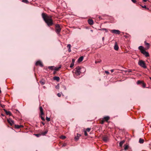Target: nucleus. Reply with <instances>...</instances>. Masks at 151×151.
Instances as JSON below:
<instances>
[{"label":"nucleus","instance_id":"f257e3e1","mask_svg":"<svg viewBox=\"0 0 151 151\" xmlns=\"http://www.w3.org/2000/svg\"><path fill=\"white\" fill-rule=\"evenodd\" d=\"M42 16L44 21L48 26L50 27L53 24L51 16H49L47 14L44 13L42 14Z\"/></svg>","mask_w":151,"mask_h":151},{"label":"nucleus","instance_id":"f03ea898","mask_svg":"<svg viewBox=\"0 0 151 151\" xmlns=\"http://www.w3.org/2000/svg\"><path fill=\"white\" fill-rule=\"evenodd\" d=\"M139 49L141 52L143 54L145 57L149 56V55L148 52H147L144 49V47L142 46H140L138 47Z\"/></svg>","mask_w":151,"mask_h":151},{"label":"nucleus","instance_id":"7ed1b4c3","mask_svg":"<svg viewBox=\"0 0 151 151\" xmlns=\"http://www.w3.org/2000/svg\"><path fill=\"white\" fill-rule=\"evenodd\" d=\"M81 69V68L79 66H78L75 68L74 70V73L77 76H78L80 75L81 73V72L80 71Z\"/></svg>","mask_w":151,"mask_h":151},{"label":"nucleus","instance_id":"20e7f679","mask_svg":"<svg viewBox=\"0 0 151 151\" xmlns=\"http://www.w3.org/2000/svg\"><path fill=\"white\" fill-rule=\"evenodd\" d=\"M55 32L57 34H59L60 32L61 28L60 27V25L56 24L55 25Z\"/></svg>","mask_w":151,"mask_h":151},{"label":"nucleus","instance_id":"39448f33","mask_svg":"<svg viewBox=\"0 0 151 151\" xmlns=\"http://www.w3.org/2000/svg\"><path fill=\"white\" fill-rule=\"evenodd\" d=\"M138 64L142 67L144 68H146V66L145 65V63L144 61L142 60H140L138 62Z\"/></svg>","mask_w":151,"mask_h":151},{"label":"nucleus","instance_id":"423d86ee","mask_svg":"<svg viewBox=\"0 0 151 151\" xmlns=\"http://www.w3.org/2000/svg\"><path fill=\"white\" fill-rule=\"evenodd\" d=\"M47 132L48 131L46 130L44 132H42L41 134H34V135L37 137H39L41 135H45Z\"/></svg>","mask_w":151,"mask_h":151},{"label":"nucleus","instance_id":"0eeeda50","mask_svg":"<svg viewBox=\"0 0 151 151\" xmlns=\"http://www.w3.org/2000/svg\"><path fill=\"white\" fill-rule=\"evenodd\" d=\"M110 31L112 33L115 34L119 35L121 33L120 31L118 30L113 29L111 30Z\"/></svg>","mask_w":151,"mask_h":151},{"label":"nucleus","instance_id":"6e6552de","mask_svg":"<svg viewBox=\"0 0 151 151\" xmlns=\"http://www.w3.org/2000/svg\"><path fill=\"white\" fill-rule=\"evenodd\" d=\"M7 121L11 126L14 124V122L11 119H7Z\"/></svg>","mask_w":151,"mask_h":151},{"label":"nucleus","instance_id":"1a4fd4ad","mask_svg":"<svg viewBox=\"0 0 151 151\" xmlns=\"http://www.w3.org/2000/svg\"><path fill=\"white\" fill-rule=\"evenodd\" d=\"M35 65L36 66L40 65L41 67H42L43 66L42 63L40 60L37 61L36 62Z\"/></svg>","mask_w":151,"mask_h":151},{"label":"nucleus","instance_id":"9d476101","mask_svg":"<svg viewBox=\"0 0 151 151\" xmlns=\"http://www.w3.org/2000/svg\"><path fill=\"white\" fill-rule=\"evenodd\" d=\"M39 109L40 111V115L41 116L44 115V113L43 111V109L41 106L39 107Z\"/></svg>","mask_w":151,"mask_h":151},{"label":"nucleus","instance_id":"9b49d317","mask_svg":"<svg viewBox=\"0 0 151 151\" xmlns=\"http://www.w3.org/2000/svg\"><path fill=\"white\" fill-rule=\"evenodd\" d=\"M119 46L117 45V42H115L114 44V49L116 50H118L119 49Z\"/></svg>","mask_w":151,"mask_h":151},{"label":"nucleus","instance_id":"f8f14e48","mask_svg":"<svg viewBox=\"0 0 151 151\" xmlns=\"http://www.w3.org/2000/svg\"><path fill=\"white\" fill-rule=\"evenodd\" d=\"M81 136V135L77 133V136H76L75 137V139L76 141H78L79 139V137Z\"/></svg>","mask_w":151,"mask_h":151},{"label":"nucleus","instance_id":"ddd939ff","mask_svg":"<svg viewBox=\"0 0 151 151\" xmlns=\"http://www.w3.org/2000/svg\"><path fill=\"white\" fill-rule=\"evenodd\" d=\"M4 110L5 112L6 115L9 116H11L12 115V113L10 111H7L5 109H4Z\"/></svg>","mask_w":151,"mask_h":151},{"label":"nucleus","instance_id":"4468645a","mask_svg":"<svg viewBox=\"0 0 151 151\" xmlns=\"http://www.w3.org/2000/svg\"><path fill=\"white\" fill-rule=\"evenodd\" d=\"M103 119L105 121L108 122V120L110 119V117L108 116H106L104 117Z\"/></svg>","mask_w":151,"mask_h":151},{"label":"nucleus","instance_id":"2eb2a0df","mask_svg":"<svg viewBox=\"0 0 151 151\" xmlns=\"http://www.w3.org/2000/svg\"><path fill=\"white\" fill-rule=\"evenodd\" d=\"M88 23L91 25H93V21L91 19H88Z\"/></svg>","mask_w":151,"mask_h":151},{"label":"nucleus","instance_id":"dca6fc26","mask_svg":"<svg viewBox=\"0 0 151 151\" xmlns=\"http://www.w3.org/2000/svg\"><path fill=\"white\" fill-rule=\"evenodd\" d=\"M53 79L54 80H56L58 82L60 80V78L58 76H54L53 77Z\"/></svg>","mask_w":151,"mask_h":151},{"label":"nucleus","instance_id":"f3484780","mask_svg":"<svg viewBox=\"0 0 151 151\" xmlns=\"http://www.w3.org/2000/svg\"><path fill=\"white\" fill-rule=\"evenodd\" d=\"M103 140L105 142H106L108 141V138L107 136H104L103 137Z\"/></svg>","mask_w":151,"mask_h":151},{"label":"nucleus","instance_id":"a211bd4d","mask_svg":"<svg viewBox=\"0 0 151 151\" xmlns=\"http://www.w3.org/2000/svg\"><path fill=\"white\" fill-rule=\"evenodd\" d=\"M83 59V56L80 57L78 59V62H80L82 61Z\"/></svg>","mask_w":151,"mask_h":151},{"label":"nucleus","instance_id":"6ab92c4d","mask_svg":"<svg viewBox=\"0 0 151 151\" xmlns=\"http://www.w3.org/2000/svg\"><path fill=\"white\" fill-rule=\"evenodd\" d=\"M45 81L43 79L41 80L40 81V83L42 85H43L45 84Z\"/></svg>","mask_w":151,"mask_h":151},{"label":"nucleus","instance_id":"aec40b11","mask_svg":"<svg viewBox=\"0 0 151 151\" xmlns=\"http://www.w3.org/2000/svg\"><path fill=\"white\" fill-rule=\"evenodd\" d=\"M145 45L147 47L146 49H148L149 47V44L148 43L146 42V41L145 42Z\"/></svg>","mask_w":151,"mask_h":151},{"label":"nucleus","instance_id":"412c9836","mask_svg":"<svg viewBox=\"0 0 151 151\" xmlns=\"http://www.w3.org/2000/svg\"><path fill=\"white\" fill-rule=\"evenodd\" d=\"M124 142H125V141L124 140H123V141L120 142L119 143V146L120 147H122V146L123 144V143Z\"/></svg>","mask_w":151,"mask_h":151},{"label":"nucleus","instance_id":"4be33fe9","mask_svg":"<svg viewBox=\"0 0 151 151\" xmlns=\"http://www.w3.org/2000/svg\"><path fill=\"white\" fill-rule=\"evenodd\" d=\"M144 142V140L141 138H140L139 141V142L140 143L142 144Z\"/></svg>","mask_w":151,"mask_h":151},{"label":"nucleus","instance_id":"5701e85b","mask_svg":"<svg viewBox=\"0 0 151 151\" xmlns=\"http://www.w3.org/2000/svg\"><path fill=\"white\" fill-rule=\"evenodd\" d=\"M61 68V66H60L59 67H55V68L54 69V70L56 71H58L59 70V69L60 68Z\"/></svg>","mask_w":151,"mask_h":151},{"label":"nucleus","instance_id":"b1692460","mask_svg":"<svg viewBox=\"0 0 151 151\" xmlns=\"http://www.w3.org/2000/svg\"><path fill=\"white\" fill-rule=\"evenodd\" d=\"M99 30H104L106 32H108V31L107 29L106 28H102V29H98Z\"/></svg>","mask_w":151,"mask_h":151},{"label":"nucleus","instance_id":"393cba45","mask_svg":"<svg viewBox=\"0 0 151 151\" xmlns=\"http://www.w3.org/2000/svg\"><path fill=\"white\" fill-rule=\"evenodd\" d=\"M14 128L15 129L20 128L19 125L15 124L14 125Z\"/></svg>","mask_w":151,"mask_h":151},{"label":"nucleus","instance_id":"a878e982","mask_svg":"<svg viewBox=\"0 0 151 151\" xmlns=\"http://www.w3.org/2000/svg\"><path fill=\"white\" fill-rule=\"evenodd\" d=\"M143 82V81H141L140 80L137 81V84H142V83Z\"/></svg>","mask_w":151,"mask_h":151},{"label":"nucleus","instance_id":"bb28decb","mask_svg":"<svg viewBox=\"0 0 151 151\" xmlns=\"http://www.w3.org/2000/svg\"><path fill=\"white\" fill-rule=\"evenodd\" d=\"M129 147V146L128 145H126L125 146H124V150H127Z\"/></svg>","mask_w":151,"mask_h":151},{"label":"nucleus","instance_id":"cd10ccee","mask_svg":"<svg viewBox=\"0 0 151 151\" xmlns=\"http://www.w3.org/2000/svg\"><path fill=\"white\" fill-rule=\"evenodd\" d=\"M22 2L24 3L27 4L29 3V1L27 0H22Z\"/></svg>","mask_w":151,"mask_h":151},{"label":"nucleus","instance_id":"c85d7f7f","mask_svg":"<svg viewBox=\"0 0 151 151\" xmlns=\"http://www.w3.org/2000/svg\"><path fill=\"white\" fill-rule=\"evenodd\" d=\"M54 66H50L48 67V68L51 70H53V69Z\"/></svg>","mask_w":151,"mask_h":151},{"label":"nucleus","instance_id":"c756f323","mask_svg":"<svg viewBox=\"0 0 151 151\" xmlns=\"http://www.w3.org/2000/svg\"><path fill=\"white\" fill-rule=\"evenodd\" d=\"M141 86L142 87L145 88V87L146 85L143 82L142 84H141Z\"/></svg>","mask_w":151,"mask_h":151},{"label":"nucleus","instance_id":"7c9ffc66","mask_svg":"<svg viewBox=\"0 0 151 151\" xmlns=\"http://www.w3.org/2000/svg\"><path fill=\"white\" fill-rule=\"evenodd\" d=\"M60 138L62 139H64L66 138V137L65 136L62 135L60 136Z\"/></svg>","mask_w":151,"mask_h":151},{"label":"nucleus","instance_id":"2f4dec72","mask_svg":"<svg viewBox=\"0 0 151 151\" xmlns=\"http://www.w3.org/2000/svg\"><path fill=\"white\" fill-rule=\"evenodd\" d=\"M55 88L57 89H59L60 88V85L59 84H58L56 86Z\"/></svg>","mask_w":151,"mask_h":151},{"label":"nucleus","instance_id":"473e14b6","mask_svg":"<svg viewBox=\"0 0 151 151\" xmlns=\"http://www.w3.org/2000/svg\"><path fill=\"white\" fill-rule=\"evenodd\" d=\"M74 65V63H73V62L70 65V67L71 68H72V67H73Z\"/></svg>","mask_w":151,"mask_h":151},{"label":"nucleus","instance_id":"72a5a7b5","mask_svg":"<svg viewBox=\"0 0 151 151\" xmlns=\"http://www.w3.org/2000/svg\"><path fill=\"white\" fill-rule=\"evenodd\" d=\"M140 6H142V8H145L146 9H147V10H148L149 9L148 8H147L146 7V6L145 5H144V6H141V5H140Z\"/></svg>","mask_w":151,"mask_h":151},{"label":"nucleus","instance_id":"f704fd0d","mask_svg":"<svg viewBox=\"0 0 151 151\" xmlns=\"http://www.w3.org/2000/svg\"><path fill=\"white\" fill-rule=\"evenodd\" d=\"M105 122V121H104V119H102L101 120V124H104V123Z\"/></svg>","mask_w":151,"mask_h":151},{"label":"nucleus","instance_id":"c9c22d12","mask_svg":"<svg viewBox=\"0 0 151 151\" xmlns=\"http://www.w3.org/2000/svg\"><path fill=\"white\" fill-rule=\"evenodd\" d=\"M46 120L48 122L50 121V118L47 116L46 117Z\"/></svg>","mask_w":151,"mask_h":151},{"label":"nucleus","instance_id":"e433bc0d","mask_svg":"<svg viewBox=\"0 0 151 151\" xmlns=\"http://www.w3.org/2000/svg\"><path fill=\"white\" fill-rule=\"evenodd\" d=\"M91 129V128H88L86 129V132H89L90 131Z\"/></svg>","mask_w":151,"mask_h":151},{"label":"nucleus","instance_id":"4c0bfd02","mask_svg":"<svg viewBox=\"0 0 151 151\" xmlns=\"http://www.w3.org/2000/svg\"><path fill=\"white\" fill-rule=\"evenodd\" d=\"M40 117L41 118V119L43 121H45V118L42 116V115H40Z\"/></svg>","mask_w":151,"mask_h":151},{"label":"nucleus","instance_id":"58836bf2","mask_svg":"<svg viewBox=\"0 0 151 151\" xmlns=\"http://www.w3.org/2000/svg\"><path fill=\"white\" fill-rule=\"evenodd\" d=\"M84 135L86 136H88V134L87 133L86 131H84Z\"/></svg>","mask_w":151,"mask_h":151},{"label":"nucleus","instance_id":"ea45409f","mask_svg":"<svg viewBox=\"0 0 151 151\" xmlns=\"http://www.w3.org/2000/svg\"><path fill=\"white\" fill-rule=\"evenodd\" d=\"M71 45L70 44H68L67 46V47L68 48V49L69 48H71Z\"/></svg>","mask_w":151,"mask_h":151},{"label":"nucleus","instance_id":"a19ab883","mask_svg":"<svg viewBox=\"0 0 151 151\" xmlns=\"http://www.w3.org/2000/svg\"><path fill=\"white\" fill-rule=\"evenodd\" d=\"M101 60H99L98 61H95V63H99L101 62Z\"/></svg>","mask_w":151,"mask_h":151},{"label":"nucleus","instance_id":"79ce46f5","mask_svg":"<svg viewBox=\"0 0 151 151\" xmlns=\"http://www.w3.org/2000/svg\"><path fill=\"white\" fill-rule=\"evenodd\" d=\"M0 105L3 108H4L5 107V105H3V104H0Z\"/></svg>","mask_w":151,"mask_h":151},{"label":"nucleus","instance_id":"37998d69","mask_svg":"<svg viewBox=\"0 0 151 151\" xmlns=\"http://www.w3.org/2000/svg\"><path fill=\"white\" fill-rule=\"evenodd\" d=\"M57 95L59 97H60L61 96V94L59 93H58Z\"/></svg>","mask_w":151,"mask_h":151},{"label":"nucleus","instance_id":"c03bdc74","mask_svg":"<svg viewBox=\"0 0 151 151\" xmlns=\"http://www.w3.org/2000/svg\"><path fill=\"white\" fill-rule=\"evenodd\" d=\"M132 0V1L133 3H136V0Z\"/></svg>","mask_w":151,"mask_h":151},{"label":"nucleus","instance_id":"a18cd8bd","mask_svg":"<svg viewBox=\"0 0 151 151\" xmlns=\"http://www.w3.org/2000/svg\"><path fill=\"white\" fill-rule=\"evenodd\" d=\"M105 73L106 74H109V72H108V71H105Z\"/></svg>","mask_w":151,"mask_h":151},{"label":"nucleus","instance_id":"49530a36","mask_svg":"<svg viewBox=\"0 0 151 151\" xmlns=\"http://www.w3.org/2000/svg\"><path fill=\"white\" fill-rule=\"evenodd\" d=\"M132 72V70L130 69H129L128 70V72L130 73Z\"/></svg>","mask_w":151,"mask_h":151},{"label":"nucleus","instance_id":"de8ad7c7","mask_svg":"<svg viewBox=\"0 0 151 151\" xmlns=\"http://www.w3.org/2000/svg\"><path fill=\"white\" fill-rule=\"evenodd\" d=\"M20 128L21 127H23L24 126L22 125H19Z\"/></svg>","mask_w":151,"mask_h":151},{"label":"nucleus","instance_id":"09e8293b","mask_svg":"<svg viewBox=\"0 0 151 151\" xmlns=\"http://www.w3.org/2000/svg\"><path fill=\"white\" fill-rule=\"evenodd\" d=\"M68 51L69 52H70L71 51V48L68 49Z\"/></svg>","mask_w":151,"mask_h":151},{"label":"nucleus","instance_id":"8fccbe9b","mask_svg":"<svg viewBox=\"0 0 151 151\" xmlns=\"http://www.w3.org/2000/svg\"><path fill=\"white\" fill-rule=\"evenodd\" d=\"M114 71V69H111V73H113Z\"/></svg>","mask_w":151,"mask_h":151},{"label":"nucleus","instance_id":"3c124183","mask_svg":"<svg viewBox=\"0 0 151 151\" xmlns=\"http://www.w3.org/2000/svg\"><path fill=\"white\" fill-rule=\"evenodd\" d=\"M147 0H143L142 2H146L147 1Z\"/></svg>","mask_w":151,"mask_h":151},{"label":"nucleus","instance_id":"603ef678","mask_svg":"<svg viewBox=\"0 0 151 151\" xmlns=\"http://www.w3.org/2000/svg\"><path fill=\"white\" fill-rule=\"evenodd\" d=\"M74 62H75V60H74V59H72V63L73 62V63H74Z\"/></svg>","mask_w":151,"mask_h":151},{"label":"nucleus","instance_id":"864d4df0","mask_svg":"<svg viewBox=\"0 0 151 151\" xmlns=\"http://www.w3.org/2000/svg\"><path fill=\"white\" fill-rule=\"evenodd\" d=\"M102 41H104V37H102Z\"/></svg>","mask_w":151,"mask_h":151},{"label":"nucleus","instance_id":"5fc2aeb1","mask_svg":"<svg viewBox=\"0 0 151 151\" xmlns=\"http://www.w3.org/2000/svg\"><path fill=\"white\" fill-rule=\"evenodd\" d=\"M124 71L125 73H126L128 72V70H124Z\"/></svg>","mask_w":151,"mask_h":151},{"label":"nucleus","instance_id":"6e6d98bb","mask_svg":"<svg viewBox=\"0 0 151 151\" xmlns=\"http://www.w3.org/2000/svg\"><path fill=\"white\" fill-rule=\"evenodd\" d=\"M56 73V71H54L53 72V74H55Z\"/></svg>","mask_w":151,"mask_h":151},{"label":"nucleus","instance_id":"4d7b16f0","mask_svg":"<svg viewBox=\"0 0 151 151\" xmlns=\"http://www.w3.org/2000/svg\"><path fill=\"white\" fill-rule=\"evenodd\" d=\"M65 90L66 89V87L65 86H63Z\"/></svg>","mask_w":151,"mask_h":151},{"label":"nucleus","instance_id":"13d9d810","mask_svg":"<svg viewBox=\"0 0 151 151\" xmlns=\"http://www.w3.org/2000/svg\"><path fill=\"white\" fill-rule=\"evenodd\" d=\"M42 124L43 125H44L45 124V123H44L43 122H42Z\"/></svg>","mask_w":151,"mask_h":151},{"label":"nucleus","instance_id":"bf43d9fd","mask_svg":"<svg viewBox=\"0 0 151 151\" xmlns=\"http://www.w3.org/2000/svg\"><path fill=\"white\" fill-rule=\"evenodd\" d=\"M91 32H93V30H91Z\"/></svg>","mask_w":151,"mask_h":151},{"label":"nucleus","instance_id":"052dcab7","mask_svg":"<svg viewBox=\"0 0 151 151\" xmlns=\"http://www.w3.org/2000/svg\"><path fill=\"white\" fill-rule=\"evenodd\" d=\"M150 79L151 80V77H150Z\"/></svg>","mask_w":151,"mask_h":151},{"label":"nucleus","instance_id":"680f3d73","mask_svg":"<svg viewBox=\"0 0 151 151\" xmlns=\"http://www.w3.org/2000/svg\"><path fill=\"white\" fill-rule=\"evenodd\" d=\"M1 115H2V116H3V115L2 114H1Z\"/></svg>","mask_w":151,"mask_h":151}]
</instances>
